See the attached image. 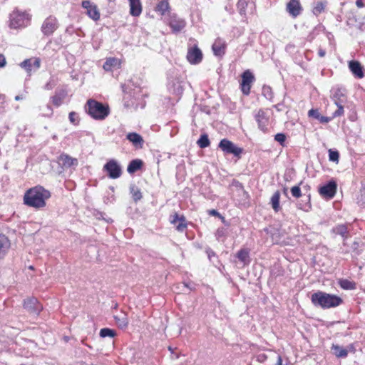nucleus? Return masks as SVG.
Returning <instances> with one entry per match:
<instances>
[{
  "label": "nucleus",
  "mask_w": 365,
  "mask_h": 365,
  "mask_svg": "<svg viewBox=\"0 0 365 365\" xmlns=\"http://www.w3.org/2000/svg\"><path fill=\"white\" fill-rule=\"evenodd\" d=\"M50 197L51 192L38 185L26 190L24 195V203L31 207L41 209L46 206V200Z\"/></svg>",
  "instance_id": "f257e3e1"
},
{
  "label": "nucleus",
  "mask_w": 365,
  "mask_h": 365,
  "mask_svg": "<svg viewBox=\"0 0 365 365\" xmlns=\"http://www.w3.org/2000/svg\"><path fill=\"white\" fill-rule=\"evenodd\" d=\"M311 301L315 307H321L324 309L336 307L343 302L340 297L322 291L312 294Z\"/></svg>",
  "instance_id": "f03ea898"
},
{
  "label": "nucleus",
  "mask_w": 365,
  "mask_h": 365,
  "mask_svg": "<svg viewBox=\"0 0 365 365\" xmlns=\"http://www.w3.org/2000/svg\"><path fill=\"white\" fill-rule=\"evenodd\" d=\"M84 108L86 112L95 120H104L110 113L108 105L93 99L88 100Z\"/></svg>",
  "instance_id": "7ed1b4c3"
},
{
  "label": "nucleus",
  "mask_w": 365,
  "mask_h": 365,
  "mask_svg": "<svg viewBox=\"0 0 365 365\" xmlns=\"http://www.w3.org/2000/svg\"><path fill=\"white\" fill-rule=\"evenodd\" d=\"M30 21V16L26 11L18 9L10 14L9 26L12 29H19L26 26Z\"/></svg>",
  "instance_id": "20e7f679"
},
{
  "label": "nucleus",
  "mask_w": 365,
  "mask_h": 365,
  "mask_svg": "<svg viewBox=\"0 0 365 365\" xmlns=\"http://www.w3.org/2000/svg\"><path fill=\"white\" fill-rule=\"evenodd\" d=\"M271 115L272 112L269 109H259L255 115V119L257 123L258 128L263 133L269 131Z\"/></svg>",
  "instance_id": "39448f33"
},
{
  "label": "nucleus",
  "mask_w": 365,
  "mask_h": 365,
  "mask_svg": "<svg viewBox=\"0 0 365 365\" xmlns=\"http://www.w3.org/2000/svg\"><path fill=\"white\" fill-rule=\"evenodd\" d=\"M59 26L58 21L56 16L50 15L43 21L41 31L46 36H50L58 29Z\"/></svg>",
  "instance_id": "423d86ee"
},
{
  "label": "nucleus",
  "mask_w": 365,
  "mask_h": 365,
  "mask_svg": "<svg viewBox=\"0 0 365 365\" xmlns=\"http://www.w3.org/2000/svg\"><path fill=\"white\" fill-rule=\"evenodd\" d=\"M103 171L107 173L109 178L117 179L122 175V168L116 160H109L103 168Z\"/></svg>",
  "instance_id": "0eeeda50"
},
{
  "label": "nucleus",
  "mask_w": 365,
  "mask_h": 365,
  "mask_svg": "<svg viewBox=\"0 0 365 365\" xmlns=\"http://www.w3.org/2000/svg\"><path fill=\"white\" fill-rule=\"evenodd\" d=\"M218 147L224 152V153L232 154L236 157H240L242 153V148L237 147L227 138L221 140Z\"/></svg>",
  "instance_id": "6e6552de"
},
{
  "label": "nucleus",
  "mask_w": 365,
  "mask_h": 365,
  "mask_svg": "<svg viewBox=\"0 0 365 365\" xmlns=\"http://www.w3.org/2000/svg\"><path fill=\"white\" fill-rule=\"evenodd\" d=\"M255 81L254 75L249 71H245L242 74L240 83L241 91L244 95L248 96L250 93L251 85Z\"/></svg>",
  "instance_id": "1a4fd4ad"
},
{
  "label": "nucleus",
  "mask_w": 365,
  "mask_h": 365,
  "mask_svg": "<svg viewBox=\"0 0 365 365\" xmlns=\"http://www.w3.org/2000/svg\"><path fill=\"white\" fill-rule=\"evenodd\" d=\"M187 59L191 64H198L202 60V53L197 44L189 46L187 53Z\"/></svg>",
  "instance_id": "9d476101"
},
{
  "label": "nucleus",
  "mask_w": 365,
  "mask_h": 365,
  "mask_svg": "<svg viewBox=\"0 0 365 365\" xmlns=\"http://www.w3.org/2000/svg\"><path fill=\"white\" fill-rule=\"evenodd\" d=\"M336 182L331 180L322 186L319 190V192L324 198L331 199L336 194Z\"/></svg>",
  "instance_id": "9b49d317"
},
{
  "label": "nucleus",
  "mask_w": 365,
  "mask_h": 365,
  "mask_svg": "<svg viewBox=\"0 0 365 365\" xmlns=\"http://www.w3.org/2000/svg\"><path fill=\"white\" fill-rule=\"evenodd\" d=\"M20 66L31 75V72H35L40 68L41 60L38 58L26 59L20 63Z\"/></svg>",
  "instance_id": "f8f14e48"
},
{
  "label": "nucleus",
  "mask_w": 365,
  "mask_h": 365,
  "mask_svg": "<svg viewBox=\"0 0 365 365\" xmlns=\"http://www.w3.org/2000/svg\"><path fill=\"white\" fill-rule=\"evenodd\" d=\"M82 7L86 10L87 15L94 21L100 19V12L98 6L89 0L82 1Z\"/></svg>",
  "instance_id": "ddd939ff"
},
{
  "label": "nucleus",
  "mask_w": 365,
  "mask_h": 365,
  "mask_svg": "<svg viewBox=\"0 0 365 365\" xmlns=\"http://www.w3.org/2000/svg\"><path fill=\"white\" fill-rule=\"evenodd\" d=\"M24 307L29 312L38 314L42 309L41 305L35 297L29 298L24 300Z\"/></svg>",
  "instance_id": "4468645a"
},
{
  "label": "nucleus",
  "mask_w": 365,
  "mask_h": 365,
  "mask_svg": "<svg viewBox=\"0 0 365 365\" xmlns=\"http://www.w3.org/2000/svg\"><path fill=\"white\" fill-rule=\"evenodd\" d=\"M58 163L65 168H68L72 166H77L78 161L76 158H72L66 153H62L58 157Z\"/></svg>",
  "instance_id": "2eb2a0df"
},
{
  "label": "nucleus",
  "mask_w": 365,
  "mask_h": 365,
  "mask_svg": "<svg viewBox=\"0 0 365 365\" xmlns=\"http://www.w3.org/2000/svg\"><path fill=\"white\" fill-rule=\"evenodd\" d=\"M302 10L299 0H290L287 4V12L294 18L298 16Z\"/></svg>",
  "instance_id": "dca6fc26"
},
{
  "label": "nucleus",
  "mask_w": 365,
  "mask_h": 365,
  "mask_svg": "<svg viewBox=\"0 0 365 365\" xmlns=\"http://www.w3.org/2000/svg\"><path fill=\"white\" fill-rule=\"evenodd\" d=\"M186 23L185 20L178 17L176 15L170 16L169 21V26L175 33L180 31L185 26Z\"/></svg>",
  "instance_id": "f3484780"
},
{
  "label": "nucleus",
  "mask_w": 365,
  "mask_h": 365,
  "mask_svg": "<svg viewBox=\"0 0 365 365\" xmlns=\"http://www.w3.org/2000/svg\"><path fill=\"white\" fill-rule=\"evenodd\" d=\"M349 68L356 78H362L364 76L363 67L359 61H350Z\"/></svg>",
  "instance_id": "a211bd4d"
},
{
  "label": "nucleus",
  "mask_w": 365,
  "mask_h": 365,
  "mask_svg": "<svg viewBox=\"0 0 365 365\" xmlns=\"http://www.w3.org/2000/svg\"><path fill=\"white\" fill-rule=\"evenodd\" d=\"M212 51L214 54L216 56H222L225 53V48H226V43L224 41H222L221 38H218L215 40V43H213L212 46Z\"/></svg>",
  "instance_id": "6ab92c4d"
},
{
  "label": "nucleus",
  "mask_w": 365,
  "mask_h": 365,
  "mask_svg": "<svg viewBox=\"0 0 365 365\" xmlns=\"http://www.w3.org/2000/svg\"><path fill=\"white\" fill-rule=\"evenodd\" d=\"M335 105L344 104L346 101V91L344 88H336L332 95Z\"/></svg>",
  "instance_id": "aec40b11"
},
{
  "label": "nucleus",
  "mask_w": 365,
  "mask_h": 365,
  "mask_svg": "<svg viewBox=\"0 0 365 365\" xmlns=\"http://www.w3.org/2000/svg\"><path fill=\"white\" fill-rule=\"evenodd\" d=\"M236 257L242 264V267L247 266L251 262L250 252L247 249L240 250L236 254Z\"/></svg>",
  "instance_id": "412c9836"
},
{
  "label": "nucleus",
  "mask_w": 365,
  "mask_h": 365,
  "mask_svg": "<svg viewBox=\"0 0 365 365\" xmlns=\"http://www.w3.org/2000/svg\"><path fill=\"white\" fill-rule=\"evenodd\" d=\"M302 199L297 202V207L298 209L302 210L305 212H309L312 208L311 205V195L310 194L308 195H303Z\"/></svg>",
  "instance_id": "4be33fe9"
},
{
  "label": "nucleus",
  "mask_w": 365,
  "mask_h": 365,
  "mask_svg": "<svg viewBox=\"0 0 365 365\" xmlns=\"http://www.w3.org/2000/svg\"><path fill=\"white\" fill-rule=\"evenodd\" d=\"M130 4V14L133 16H139L142 13L140 0H128Z\"/></svg>",
  "instance_id": "5701e85b"
},
{
  "label": "nucleus",
  "mask_w": 365,
  "mask_h": 365,
  "mask_svg": "<svg viewBox=\"0 0 365 365\" xmlns=\"http://www.w3.org/2000/svg\"><path fill=\"white\" fill-rule=\"evenodd\" d=\"M126 138L136 148H142L144 140L140 135L137 133H129Z\"/></svg>",
  "instance_id": "b1692460"
},
{
  "label": "nucleus",
  "mask_w": 365,
  "mask_h": 365,
  "mask_svg": "<svg viewBox=\"0 0 365 365\" xmlns=\"http://www.w3.org/2000/svg\"><path fill=\"white\" fill-rule=\"evenodd\" d=\"M10 247L9 239L4 235L0 234V258L4 257Z\"/></svg>",
  "instance_id": "393cba45"
},
{
  "label": "nucleus",
  "mask_w": 365,
  "mask_h": 365,
  "mask_svg": "<svg viewBox=\"0 0 365 365\" xmlns=\"http://www.w3.org/2000/svg\"><path fill=\"white\" fill-rule=\"evenodd\" d=\"M332 232L341 236L344 238L343 245H346L345 240L348 237L347 227L345 225H338L331 230Z\"/></svg>",
  "instance_id": "a878e982"
},
{
  "label": "nucleus",
  "mask_w": 365,
  "mask_h": 365,
  "mask_svg": "<svg viewBox=\"0 0 365 365\" xmlns=\"http://www.w3.org/2000/svg\"><path fill=\"white\" fill-rule=\"evenodd\" d=\"M331 349L333 354L337 358H346L349 353V350L347 349H345L338 344H332Z\"/></svg>",
  "instance_id": "bb28decb"
},
{
  "label": "nucleus",
  "mask_w": 365,
  "mask_h": 365,
  "mask_svg": "<svg viewBox=\"0 0 365 365\" xmlns=\"http://www.w3.org/2000/svg\"><path fill=\"white\" fill-rule=\"evenodd\" d=\"M143 161L140 159H135L131 160L127 168V171L130 174H133L136 171L141 169L143 166Z\"/></svg>",
  "instance_id": "cd10ccee"
},
{
  "label": "nucleus",
  "mask_w": 365,
  "mask_h": 365,
  "mask_svg": "<svg viewBox=\"0 0 365 365\" xmlns=\"http://www.w3.org/2000/svg\"><path fill=\"white\" fill-rule=\"evenodd\" d=\"M280 195V192L277 190L274 192L270 199L271 206L275 212H278L281 210L279 205Z\"/></svg>",
  "instance_id": "c85d7f7f"
},
{
  "label": "nucleus",
  "mask_w": 365,
  "mask_h": 365,
  "mask_svg": "<svg viewBox=\"0 0 365 365\" xmlns=\"http://www.w3.org/2000/svg\"><path fill=\"white\" fill-rule=\"evenodd\" d=\"M129 189L130 193L135 202H137L138 201L142 199L143 195L140 191V189L138 188L135 184H131L130 185Z\"/></svg>",
  "instance_id": "c756f323"
},
{
  "label": "nucleus",
  "mask_w": 365,
  "mask_h": 365,
  "mask_svg": "<svg viewBox=\"0 0 365 365\" xmlns=\"http://www.w3.org/2000/svg\"><path fill=\"white\" fill-rule=\"evenodd\" d=\"M114 319L118 327L120 329L127 327L128 324V319L125 314L122 313L120 315L114 316Z\"/></svg>",
  "instance_id": "7c9ffc66"
},
{
  "label": "nucleus",
  "mask_w": 365,
  "mask_h": 365,
  "mask_svg": "<svg viewBox=\"0 0 365 365\" xmlns=\"http://www.w3.org/2000/svg\"><path fill=\"white\" fill-rule=\"evenodd\" d=\"M339 284L345 290H353L356 288V283L346 279H339Z\"/></svg>",
  "instance_id": "2f4dec72"
},
{
  "label": "nucleus",
  "mask_w": 365,
  "mask_h": 365,
  "mask_svg": "<svg viewBox=\"0 0 365 365\" xmlns=\"http://www.w3.org/2000/svg\"><path fill=\"white\" fill-rule=\"evenodd\" d=\"M210 140L207 134H202L198 139L197 144L200 148H205L210 145Z\"/></svg>",
  "instance_id": "473e14b6"
},
{
  "label": "nucleus",
  "mask_w": 365,
  "mask_h": 365,
  "mask_svg": "<svg viewBox=\"0 0 365 365\" xmlns=\"http://www.w3.org/2000/svg\"><path fill=\"white\" fill-rule=\"evenodd\" d=\"M262 95L269 101H272L274 98L272 89L269 86H264L262 89Z\"/></svg>",
  "instance_id": "72a5a7b5"
},
{
  "label": "nucleus",
  "mask_w": 365,
  "mask_h": 365,
  "mask_svg": "<svg viewBox=\"0 0 365 365\" xmlns=\"http://www.w3.org/2000/svg\"><path fill=\"white\" fill-rule=\"evenodd\" d=\"M100 336L105 337H114L116 334L115 331L109 328H103L100 330Z\"/></svg>",
  "instance_id": "f704fd0d"
},
{
  "label": "nucleus",
  "mask_w": 365,
  "mask_h": 365,
  "mask_svg": "<svg viewBox=\"0 0 365 365\" xmlns=\"http://www.w3.org/2000/svg\"><path fill=\"white\" fill-rule=\"evenodd\" d=\"M169 9V4L166 1H160L156 7V10L161 13L162 15H163L165 11H167Z\"/></svg>",
  "instance_id": "c9c22d12"
},
{
  "label": "nucleus",
  "mask_w": 365,
  "mask_h": 365,
  "mask_svg": "<svg viewBox=\"0 0 365 365\" xmlns=\"http://www.w3.org/2000/svg\"><path fill=\"white\" fill-rule=\"evenodd\" d=\"M339 159V153L336 150H329V160L331 162L338 163Z\"/></svg>",
  "instance_id": "e433bc0d"
},
{
  "label": "nucleus",
  "mask_w": 365,
  "mask_h": 365,
  "mask_svg": "<svg viewBox=\"0 0 365 365\" xmlns=\"http://www.w3.org/2000/svg\"><path fill=\"white\" fill-rule=\"evenodd\" d=\"M63 101V96L61 93H56L52 97V103L56 106L58 107L60 106Z\"/></svg>",
  "instance_id": "4c0bfd02"
},
{
  "label": "nucleus",
  "mask_w": 365,
  "mask_h": 365,
  "mask_svg": "<svg viewBox=\"0 0 365 365\" xmlns=\"http://www.w3.org/2000/svg\"><path fill=\"white\" fill-rule=\"evenodd\" d=\"M187 227V223L185 217L183 215L180 216V220L179 221V224L176 226V230L178 232H183Z\"/></svg>",
  "instance_id": "58836bf2"
},
{
  "label": "nucleus",
  "mask_w": 365,
  "mask_h": 365,
  "mask_svg": "<svg viewBox=\"0 0 365 365\" xmlns=\"http://www.w3.org/2000/svg\"><path fill=\"white\" fill-rule=\"evenodd\" d=\"M117 60L115 58H111L106 60L103 65V68L106 71H109L111 69V67L116 65Z\"/></svg>",
  "instance_id": "ea45409f"
},
{
  "label": "nucleus",
  "mask_w": 365,
  "mask_h": 365,
  "mask_svg": "<svg viewBox=\"0 0 365 365\" xmlns=\"http://www.w3.org/2000/svg\"><path fill=\"white\" fill-rule=\"evenodd\" d=\"M237 9L239 10V13L241 15L245 14L246 12V7H247V2L245 0H239L237 2Z\"/></svg>",
  "instance_id": "a19ab883"
},
{
  "label": "nucleus",
  "mask_w": 365,
  "mask_h": 365,
  "mask_svg": "<svg viewBox=\"0 0 365 365\" xmlns=\"http://www.w3.org/2000/svg\"><path fill=\"white\" fill-rule=\"evenodd\" d=\"M290 191L292 195L296 198H299L302 196V191L299 185L292 187Z\"/></svg>",
  "instance_id": "79ce46f5"
},
{
  "label": "nucleus",
  "mask_w": 365,
  "mask_h": 365,
  "mask_svg": "<svg viewBox=\"0 0 365 365\" xmlns=\"http://www.w3.org/2000/svg\"><path fill=\"white\" fill-rule=\"evenodd\" d=\"M286 138L287 137L284 133H279L274 135V140L283 147L284 146Z\"/></svg>",
  "instance_id": "37998d69"
},
{
  "label": "nucleus",
  "mask_w": 365,
  "mask_h": 365,
  "mask_svg": "<svg viewBox=\"0 0 365 365\" xmlns=\"http://www.w3.org/2000/svg\"><path fill=\"white\" fill-rule=\"evenodd\" d=\"M68 118L70 122L74 125H76L79 123L78 114L73 111L69 113Z\"/></svg>",
  "instance_id": "c03bdc74"
},
{
  "label": "nucleus",
  "mask_w": 365,
  "mask_h": 365,
  "mask_svg": "<svg viewBox=\"0 0 365 365\" xmlns=\"http://www.w3.org/2000/svg\"><path fill=\"white\" fill-rule=\"evenodd\" d=\"M337 106V110L333 113L332 118H336L339 116H341L344 114V104L336 105Z\"/></svg>",
  "instance_id": "a18cd8bd"
},
{
  "label": "nucleus",
  "mask_w": 365,
  "mask_h": 365,
  "mask_svg": "<svg viewBox=\"0 0 365 365\" xmlns=\"http://www.w3.org/2000/svg\"><path fill=\"white\" fill-rule=\"evenodd\" d=\"M308 115L318 120L320 113L317 109H311L308 112Z\"/></svg>",
  "instance_id": "49530a36"
},
{
  "label": "nucleus",
  "mask_w": 365,
  "mask_h": 365,
  "mask_svg": "<svg viewBox=\"0 0 365 365\" xmlns=\"http://www.w3.org/2000/svg\"><path fill=\"white\" fill-rule=\"evenodd\" d=\"M324 4L322 2H317V5L314 8V10L317 13H321L324 9Z\"/></svg>",
  "instance_id": "de8ad7c7"
},
{
  "label": "nucleus",
  "mask_w": 365,
  "mask_h": 365,
  "mask_svg": "<svg viewBox=\"0 0 365 365\" xmlns=\"http://www.w3.org/2000/svg\"><path fill=\"white\" fill-rule=\"evenodd\" d=\"M267 358L268 357H267V354H265L264 353H261V354H259L257 355V361L260 363L264 362L267 359Z\"/></svg>",
  "instance_id": "09e8293b"
},
{
  "label": "nucleus",
  "mask_w": 365,
  "mask_h": 365,
  "mask_svg": "<svg viewBox=\"0 0 365 365\" xmlns=\"http://www.w3.org/2000/svg\"><path fill=\"white\" fill-rule=\"evenodd\" d=\"M180 220V216L178 213H175L170 216V222L171 224H176L178 221Z\"/></svg>",
  "instance_id": "8fccbe9b"
},
{
  "label": "nucleus",
  "mask_w": 365,
  "mask_h": 365,
  "mask_svg": "<svg viewBox=\"0 0 365 365\" xmlns=\"http://www.w3.org/2000/svg\"><path fill=\"white\" fill-rule=\"evenodd\" d=\"M333 118L323 116L320 114L319 118H318V120L322 123H329Z\"/></svg>",
  "instance_id": "3c124183"
},
{
  "label": "nucleus",
  "mask_w": 365,
  "mask_h": 365,
  "mask_svg": "<svg viewBox=\"0 0 365 365\" xmlns=\"http://www.w3.org/2000/svg\"><path fill=\"white\" fill-rule=\"evenodd\" d=\"M224 235V229L223 228H219L217 230L215 236L219 240L221 237Z\"/></svg>",
  "instance_id": "603ef678"
},
{
  "label": "nucleus",
  "mask_w": 365,
  "mask_h": 365,
  "mask_svg": "<svg viewBox=\"0 0 365 365\" xmlns=\"http://www.w3.org/2000/svg\"><path fill=\"white\" fill-rule=\"evenodd\" d=\"M6 64V58L3 54H0V68H4Z\"/></svg>",
  "instance_id": "864d4df0"
},
{
  "label": "nucleus",
  "mask_w": 365,
  "mask_h": 365,
  "mask_svg": "<svg viewBox=\"0 0 365 365\" xmlns=\"http://www.w3.org/2000/svg\"><path fill=\"white\" fill-rule=\"evenodd\" d=\"M207 256H208V258H209L210 260H211L212 257L216 256L215 252L213 250H210V249H208L207 250Z\"/></svg>",
  "instance_id": "5fc2aeb1"
},
{
  "label": "nucleus",
  "mask_w": 365,
  "mask_h": 365,
  "mask_svg": "<svg viewBox=\"0 0 365 365\" xmlns=\"http://www.w3.org/2000/svg\"><path fill=\"white\" fill-rule=\"evenodd\" d=\"M363 0H356V5L358 8H362L365 6V4L363 3Z\"/></svg>",
  "instance_id": "6e6d98bb"
},
{
  "label": "nucleus",
  "mask_w": 365,
  "mask_h": 365,
  "mask_svg": "<svg viewBox=\"0 0 365 365\" xmlns=\"http://www.w3.org/2000/svg\"><path fill=\"white\" fill-rule=\"evenodd\" d=\"M318 55L320 57H324L325 55H326V51L325 50L322 49V48H319V51H318Z\"/></svg>",
  "instance_id": "4d7b16f0"
},
{
  "label": "nucleus",
  "mask_w": 365,
  "mask_h": 365,
  "mask_svg": "<svg viewBox=\"0 0 365 365\" xmlns=\"http://www.w3.org/2000/svg\"><path fill=\"white\" fill-rule=\"evenodd\" d=\"M46 108L48 109V113H46L47 115H51L52 113H53V109L51 108V106L49 105H47L46 106Z\"/></svg>",
  "instance_id": "13d9d810"
},
{
  "label": "nucleus",
  "mask_w": 365,
  "mask_h": 365,
  "mask_svg": "<svg viewBox=\"0 0 365 365\" xmlns=\"http://www.w3.org/2000/svg\"><path fill=\"white\" fill-rule=\"evenodd\" d=\"M346 349H347L349 350V351H355V348H354V344H349Z\"/></svg>",
  "instance_id": "bf43d9fd"
},
{
  "label": "nucleus",
  "mask_w": 365,
  "mask_h": 365,
  "mask_svg": "<svg viewBox=\"0 0 365 365\" xmlns=\"http://www.w3.org/2000/svg\"><path fill=\"white\" fill-rule=\"evenodd\" d=\"M210 214L213 215V216H218V215H220L219 212L217 210H210Z\"/></svg>",
  "instance_id": "052dcab7"
},
{
  "label": "nucleus",
  "mask_w": 365,
  "mask_h": 365,
  "mask_svg": "<svg viewBox=\"0 0 365 365\" xmlns=\"http://www.w3.org/2000/svg\"><path fill=\"white\" fill-rule=\"evenodd\" d=\"M277 365H283V364H282V357H281V356H279V355H278V356H277Z\"/></svg>",
  "instance_id": "680f3d73"
},
{
  "label": "nucleus",
  "mask_w": 365,
  "mask_h": 365,
  "mask_svg": "<svg viewBox=\"0 0 365 365\" xmlns=\"http://www.w3.org/2000/svg\"><path fill=\"white\" fill-rule=\"evenodd\" d=\"M5 96L3 94H0V103H4L5 101Z\"/></svg>",
  "instance_id": "e2e57ef3"
},
{
  "label": "nucleus",
  "mask_w": 365,
  "mask_h": 365,
  "mask_svg": "<svg viewBox=\"0 0 365 365\" xmlns=\"http://www.w3.org/2000/svg\"><path fill=\"white\" fill-rule=\"evenodd\" d=\"M23 99V97L21 96H16L15 97V100L16 101H20V100H22Z\"/></svg>",
  "instance_id": "0e129e2a"
},
{
  "label": "nucleus",
  "mask_w": 365,
  "mask_h": 365,
  "mask_svg": "<svg viewBox=\"0 0 365 365\" xmlns=\"http://www.w3.org/2000/svg\"><path fill=\"white\" fill-rule=\"evenodd\" d=\"M354 249H356V245H358V243H357V242H354Z\"/></svg>",
  "instance_id": "69168bd1"
},
{
  "label": "nucleus",
  "mask_w": 365,
  "mask_h": 365,
  "mask_svg": "<svg viewBox=\"0 0 365 365\" xmlns=\"http://www.w3.org/2000/svg\"><path fill=\"white\" fill-rule=\"evenodd\" d=\"M287 188H284V194H286V195H287Z\"/></svg>",
  "instance_id": "338daca9"
},
{
  "label": "nucleus",
  "mask_w": 365,
  "mask_h": 365,
  "mask_svg": "<svg viewBox=\"0 0 365 365\" xmlns=\"http://www.w3.org/2000/svg\"><path fill=\"white\" fill-rule=\"evenodd\" d=\"M169 350L173 351V349H172V348L170 346L169 347Z\"/></svg>",
  "instance_id": "774afa93"
}]
</instances>
